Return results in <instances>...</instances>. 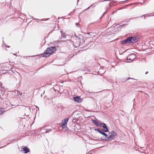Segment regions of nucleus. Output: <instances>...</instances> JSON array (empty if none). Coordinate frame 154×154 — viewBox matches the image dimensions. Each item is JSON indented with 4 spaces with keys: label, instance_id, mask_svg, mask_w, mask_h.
I'll return each instance as SVG.
<instances>
[{
    "label": "nucleus",
    "instance_id": "1",
    "mask_svg": "<svg viewBox=\"0 0 154 154\" xmlns=\"http://www.w3.org/2000/svg\"><path fill=\"white\" fill-rule=\"evenodd\" d=\"M56 48L55 47H51L48 48L44 53V57H49L53 54L56 51Z\"/></svg>",
    "mask_w": 154,
    "mask_h": 154
},
{
    "label": "nucleus",
    "instance_id": "2",
    "mask_svg": "<svg viewBox=\"0 0 154 154\" xmlns=\"http://www.w3.org/2000/svg\"><path fill=\"white\" fill-rule=\"evenodd\" d=\"M109 134H110L109 136H107V137L106 139L107 141H111L112 140H114L115 138L117 135V133L116 132L114 131H112L110 133H109Z\"/></svg>",
    "mask_w": 154,
    "mask_h": 154
},
{
    "label": "nucleus",
    "instance_id": "3",
    "mask_svg": "<svg viewBox=\"0 0 154 154\" xmlns=\"http://www.w3.org/2000/svg\"><path fill=\"white\" fill-rule=\"evenodd\" d=\"M130 40V42L134 43L138 41L139 39V37L137 36H135L134 37L130 36L128 37Z\"/></svg>",
    "mask_w": 154,
    "mask_h": 154
},
{
    "label": "nucleus",
    "instance_id": "4",
    "mask_svg": "<svg viewBox=\"0 0 154 154\" xmlns=\"http://www.w3.org/2000/svg\"><path fill=\"white\" fill-rule=\"evenodd\" d=\"M136 56L135 54L132 53L129 54L127 57V59L128 60H129L131 62H132L133 60L136 58Z\"/></svg>",
    "mask_w": 154,
    "mask_h": 154
},
{
    "label": "nucleus",
    "instance_id": "5",
    "mask_svg": "<svg viewBox=\"0 0 154 154\" xmlns=\"http://www.w3.org/2000/svg\"><path fill=\"white\" fill-rule=\"evenodd\" d=\"M100 125L103 128V131L105 132H108L109 130L107 127L106 124L103 123H101Z\"/></svg>",
    "mask_w": 154,
    "mask_h": 154
},
{
    "label": "nucleus",
    "instance_id": "6",
    "mask_svg": "<svg viewBox=\"0 0 154 154\" xmlns=\"http://www.w3.org/2000/svg\"><path fill=\"white\" fill-rule=\"evenodd\" d=\"M69 118H66L64 119L62 122V127L63 128H64V126H65L66 125L67 123L68 120Z\"/></svg>",
    "mask_w": 154,
    "mask_h": 154
},
{
    "label": "nucleus",
    "instance_id": "7",
    "mask_svg": "<svg viewBox=\"0 0 154 154\" xmlns=\"http://www.w3.org/2000/svg\"><path fill=\"white\" fill-rule=\"evenodd\" d=\"M101 2V1H98V2H95V3H94L93 4L91 5L90 7H88L87 8L84 10L83 11H85L88 9H89L90 8L91 6H92L93 7H95L96 5H97L99 3Z\"/></svg>",
    "mask_w": 154,
    "mask_h": 154
},
{
    "label": "nucleus",
    "instance_id": "8",
    "mask_svg": "<svg viewBox=\"0 0 154 154\" xmlns=\"http://www.w3.org/2000/svg\"><path fill=\"white\" fill-rule=\"evenodd\" d=\"M100 134L103 135L105 137H101V139L103 140H106L105 139V138L106 139L108 135H107V134L102 131H101Z\"/></svg>",
    "mask_w": 154,
    "mask_h": 154
},
{
    "label": "nucleus",
    "instance_id": "9",
    "mask_svg": "<svg viewBox=\"0 0 154 154\" xmlns=\"http://www.w3.org/2000/svg\"><path fill=\"white\" fill-rule=\"evenodd\" d=\"M130 40L128 37L125 40L122 41L121 42V43L122 44H126L130 43Z\"/></svg>",
    "mask_w": 154,
    "mask_h": 154
},
{
    "label": "nucleus",
    "instance_id": "10",
    "mask_svg": "<svg viewBox=\"0 0 154 154\" xmlns=\"http://www.w3.org/2000/svg\"><path fill=\"white\" fill-rule=\"evenodd\" d=\"M23 151H24V153H27L29 152V149L27 147H24L23 148Z\"/></svg>",
    "mask_w": 154,
    "mask_h": 154
},
{
    "label": "nucleus",
    "instance_id": "11",
    "mask_svg": "<svg viewBox=\"0 0 154 154\" xmlns=\"http://www.w3.org/2000/svg\"><path fill=\"white\" fill-rule=\"evenodd\" d=\"M73 99L75 101L78 102H79V100H80V97L79 96L74 97Z\"/></svg>",
    "mask_w": 154,
    "mask_h": 154
},
{
    "label": "nucleus",
    "instance_id": "12",
    "mask_svg": "<svg viewBox=\"0 0 154 154\" xmlns=\"http://www.w3.org/2000/svg\"><path fill=\"white\" fill-rule=\"evenodd\" d=\"M44 130H45V132L42 131V133H49L51 131V129L47 130L46 129H44V128H42V131H43Z\"/></svg>",
    "mask_w": 154,
    "mask_h": 154
},
{
    "label": "nucleus",
    "instance_id": "13",
    "mask_svg": "<svg viewBox=\"0 0 154 154\" xmlns=\"http://www.w3.org/2000/svg\"><path fill=\"white\" fill-rule=\"evenodd\" d=\"M92 122L94 125L97 126H99L100 125L99 122H97L95 120H92Z\"/></svg>",
    "mask_w": 154,
    "mask_h": 154
},
{
    "label": "nucleus",
    "instance_id": "14",
    "mask_svg": "<svg viewBox=\"0 0 154 154\" xmlns=\"http://www.w3.org/2000/svg\"><path fill=\"white\" fill-rule=\"evenodd\" d=\"M60 32L61 34V37L64 38H65L66 37V36L63 34V31L61 30Z\"/></svg>",
    "mask_w": 154,
    "mask_h": 154
},
{
    "label": "nucleus",
    "instance_id": "15",
    "mask_svg": "<svg viewBox=\"0 0 154 154\" xmlns=\"http://www.w3.org/2000/svg\"><path fill=\"white\" fill-rule=\"evenodd\" d=\"M95 130V131H98L99 133H100H100H101V132L102 131H101V130H100L99 128H95L94 129Z\"/></svg>",
    "mask_w": 154,
    "mask_h": 154
},
{
    "label": "nucleus",
    "instance_id": "16",
    "mask_svg": "<svg viewBox=\"0 0 154 154\" xmlns=\"http://www.w3.org/2000/svg\"><path fill=\"white\" fill-rule=\"evenodd\" d=\"M17 93L18 95H20V96L22 95V93L20 91H17Z\"/></svg>",
    "mask_w": 154,
    "mask_h": 154
},
{
    "label": "nucleus",
    "instance_id": "17",
    "mask_svg": "<svg viewBox=\"0 0 154 154\" xmlns=\"http://www.w3.org/2000/svg\"><path fill=\"white\" fill-rule=\"evenodd\" d=\"M134 18H131V19H127L126 20V21H127V22H128V21H129L130 20L134 19Z\"/></svg>",
    "mask_w": 154,
    "mask_h": 154
},
{
    "label": "nucleus",
    "instance_id": "18",
    "mask_svg": "<svg viewBox=\"0 0 154 154\" xmlns=\"http://www.w3.org/2000/svg\"><path fill=\"white\" fill-rule=\"evenodd\" d=\"M5 46L6 47H7V48H10V46L7 45H6L5 43Z\"/></svg>",
    "mask_w": 154,
    "mask_h": 154
},
{
    "label": "nucleus",
    "instance_id": "19",
    "mask_svg": "<svg viewBox=\"0 0 154 154\" xmlns=\"http://www.w3.org/2000/svg\"><path fill=\"white\" fill-rule=\"evenodd\" d=\"M106 12H104L103 13V14H102V16H103L106 13Z\"/></svg>",
    "mask_w": 154,
    "mask_h": 154
},
{
    "label": "nucleus",
    "instance_id": "20",
    "mask_svg": "<svg viewBox=\"0 0 154 154\" xmlns=\"http://www.w3.org/2000/svg\"><path fill=\"white\" fill-rule=\"evenodd\" d=\"M75 25H76L77 26H78V23H75Z\"/></svg>",
    "mask_w": 154,
    "mask_h": 154
},
{
    "label": "nucleus",
    "instance_id": "21",
    "mask_svg": "<svg viewBox=\"0 0 154 154\" xmlns=\"http://www.w3.org/2000/svg\"><path fill=\"white\" fill-rule=\"evenodd\" d=\"M144 17V18H145V15H143L141 17Z\"/></svg>",
    "mask_w": 154,
    "mask_h": 154
},
{
    "label": "nucleus",
    "instance_id": "22",
    "mask_svg": "<svg viewBox=\"0 0 154 154\" xmlns=\"http://www.w3.org/2000/svg\"><path fill=\"white\" fill-rule=\"evenodd\" d=\"M41 131L42 132V131H45V130H43V131H42V129H41Z\"/></svg>",
    "mask_w": 154,
    "mask_h": 154
},
{
    "label": "nucleus",
    "instance_id": "23",
    "mask_svg": "<svg viewBox=\"0 0 154 154\" xmlns=\"http://www.w3.org/2000/svg\"><path fill=\"white\" fill-rule=\"evenodd\" d=\"M5 43L4 42H3V44H2V45H5Z\"/></svg>",
    "mask_w": 154,
    "mask_h": 154
},
{
    "label": "nucleus",
    "instance_id": "24",
    "mask_svg": "<svg viewBox=\"0 0 154 154\" xmlns=\"http://www.w3.org/2000/svg\"><path fill=\"white\" fill-rule=\"evenodd\" d=\"M148 73V72H146V73H145V74H147Z\"/></svg>",
    "mask_w": 154,
    "mask_h": 154
},
{
    "label": "nucleus",
    "instance_id": "25",
    "mask_svg": "<svg viewBox=\"0 0 154 154\" xmlns=\"http://www.w3.org/2000/svg\"><path fill=\"white\" fill-rule=\"evenodd\" d=\"M108 1V0H104L103 1H102V2H104V1Z\"/></svg>",
    "mask_w": 154,
    "mask_h": 154
},
{
    "label": "nucleus",
    "instance_id": "26",
    "mask_svg": "<svg viewBox=\"0 0 154 154\" xmlns=\"http://www.w3.org/2000/svg\"><path fill=\"white\" fill-rule=\"evenodd\" d=\"M36 108H38V109H39V108H38V107H37V106H36Z\"/></svg>",
    "mask_w": 154,
    "mask_h": 154
},
{
    "label": "nucleus",
    "instance_id": "27",
    "mask_svg": "<svg viewBox=\"0 0 154 154\" xmlns=\"http://www.w3.org/2000/svg\"><path fill=\"white\" fill-rule=\"evenodd\" d=\"M132 79L131 78H129L127 80H128V79Z\"/></svg>",
    "mask_w": 154,
    "mask_h": 154
},
{
    "label": "nucleus",
    "instance_id": "28",
    "mask_svg": "<svg viewBox=\"0 0 154 154\" xmlns=\"http://www.w3.org/2000/svg\"><path fill=\"white\" fill-rule=\"evenodd\" d=\"M14 54V55H16V54Z\"/></svg>",
    "mask_w": 154,
    "mask_h": 154
},
{
    "label": "nucleus",
    "instance_id": "29",
    "mask_svg": "<svg viewBox=\"0 0 154 154\" xmlns=\"http://www.w3.org/2000/svg\"><path fill=\"white\" fill-rule=\"evenodd\" d=\"M79 0H77L78 2L79 1Z\"/></svg>",
    "mask_w": 154,
    "mask_h": 154
},
{
    "label": "nucleus",
    "instance_id": "30",
    "mask_svg": "<svg viewBox=\"0 0 154 154\" xmlns=\"http://www.w3.org/2000/svg\"><path fill=\"white\" fill-rule=\"evenodd\" d=\"M153 15H154V14H153Z\"/></svg>",
    "mask_w": 154,
    "mask_h": 154
}]
</instances>
